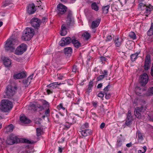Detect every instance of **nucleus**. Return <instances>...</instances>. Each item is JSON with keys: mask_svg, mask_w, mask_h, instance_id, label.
I'll return each mask as SVG.
<instances>
[{"mask_svg": "<svg viewBox=\"0 0 153 153\" xmlns=\"http://www.w3.org/2000/svg\"><path fill=\"white\" fill-rule=\"evenodd\" d=\"M13 107L11 102L7 100H4L1 101L0 105V109L4 112H7L11 110Z\"/></svg>", "mask_w": 153, "mask_h": 153, "instance_id": "1", "label": "nucleus"}, {"mask_svg": "<svg viewBox=\"0 0 153 153\" xmlns=\"http://www.w3.org/2000/svg\"><path fill=\"white\" fill-rule=\"evenodd\" d=\"M18 44V42L17 40L10 37L8 39L6 42L5 49L7 51H10L13 52L15 49L14 45H17Z\"/></svg>", "mask_w": 153, "mask_h": 153, "instance_id": "2", "label": "nucleus"}, {"mask_svg": "<svg viewBox=\"0 0 153 153\" xmlns=\"http://www.w3.org/2000/svg\"><path fill=\"white\" fill-rule=\"evenodd\" d=\"M34 33V30L31 28L27 27L23 32L22 39L25 41L30 40Z\"/></svg>", "mask_w": 153, "mask_h": 153, "instance_id": "3", "label": "nucleus"}, {"mask_svg": "<svg viewBox=\"0 0 153 153\" xmlns=\"http://www.w3.org/2000/svg\"><path fill=\"white\" fill-rule=\"evenodd\" d=\"M17 88V86L15 83L7 86L5 92L6 95H4V98H9L12 96L15 93Z\"/></svg>", "mask_w": 153, "mask_h": 153, "instance_id": "4", "label": "nucleus"}, {"mask_svg": "<svg viewBox=\"0 0 153 153\" xmlns=\"http://www.w3.org/2000/svg\"><path fill=\"white\" fill-rule=\"evenodd\" d=\"M27 49L26 45L22 44L16 48L15 51V53L17 55H21L26 51Z\"/></svg>", "mask_w": 153, "mask_h": 153, "instance_id": "5", "label": "nucleus"}, {"mask_svg": "<svg viewBox=\"0 0 153 153\" xmlns=\"http://www.w3.org/2000/svg\"><path fill=\"white\" fill-rule=\"evenodd\" d=\"M146 109V107L143 106L136 108L134 111V114L136 117L138 118H140L143 112H144Z\"/></svg>", "mask_w": 153, "mask_h": 153, "instance_id": "6", "label": "nucleus"}, {"mask_svg": "<svg viewBox=\"0 0 153 153\" xmlns=\"http://www.w3.org/2000/svg\"><path fill=\"white\" fill-rule=\"evenodd\" d=\"M57 8L58 14L59 16L64 14L67 10L66 7L62 4L58 5Z\"/></svg>", "mask_w": 153, "mask_h": 153, "instance_id": "7", "label": "nucleus"}, {"mask_svg": "<svg viewBox=\"0 0 153 153\" xmlns=\"http://www.w3.org/2000/svg\"><path fill=\"white\" fill-rule=\"evenodd\" d=\"M18 141L17 137L13 135H10L7 138V143L9 145H12L15 143H17Z\"/></svg>", "mask_w": 153, "mask_h": 153, "instance_id": "8", "label": "nucleus"}, {"mask_svg": "<svg viewBox=\"0 0 153 153\" xmlns=\"http://www.w3.org/2000/svg\"><path fill=\"white\" fill-rule=\"evenodd\" d=\"M148 76L147 74L144 73L140 76V82L142 86L146 85L148 82Z\"/></svg>", "mask_w": 153, "mask_h": 153, "instance_id": "9", "label": "nucleus"}, {"mask_svg": "<svg viewBox=\"0 0 153 153\" xmlns=\"http://www.w3.org/2000/svg\"><path fill=\"white\" fill-rule=\"evenodd\" d=\"M30 23L33 27L35 28L38 29L40 26V22L38 18H34L31 20Z\"/></svg>", "mask_w": 153, "mask_h": 153, "instance_id": "10", "label": "nucleus"}, {"mask_svg": "<svg viewBox=\"0 0 153 153\" xmlns=\"http://www.w3.org/2000/svg\"><path fill=\"white\" fill-rule=\"evenodd\" d=\"M71 41V39L70 37H67L65 38H63L59 42V45L61 46H63L69 44Z\"/></svg>", "mask_w": 153, "mask_h": 153, "instance_id": "11", "label": "nucleus"}, {"mask_svg": "<svg viewBox=\"0 0 153 153\" xmlns=\"http://www.w3.org/2000/svg\"><path fill=\"white\" fill-rule=\"evenodd\" d=\"M153 9V8L152 5H149L148 6H146L144 12H141V13L142 15L145 14L146 16H148V15L150 13L151 11Z\"/></svg>", "mask_w": 153, "mask_h": 153, "instance_id": "12", "label": "nucleus"}, {"mask_svg": "<svg viewBox=\"0 0 153 153\" xmlns=\"http://www.w3.org/2000/svg\"><path fill=\"white\" fill-rule=\"evenodd\" d=\"M150 56L149 55H147L146 58L145 64L144 65V68L145 70H148L150 66Z\"/></svg>", "mask_w": 153, "mask_h": 153, "instance_id": "13", "label": "nucleus"}, {"mask_svg": "<svg viewBox=\"0 0 153 153\" xmlns=\"http://www.w3.org/2000/svg\"><path fill=\"white\" fill-rule=\"evenodd\" d=\"M36 11L35 6L33 4L28 5L27 7V11L29 14L33 13Z\"/></svg>", "mask_w": 153, "mask_h": 153, "instance_id": "14", "label": "nucleus"}, {"mask_svg": "<svg viewBox=\"0 0 153 153\" xmlns=\"http://www.w3.org/2000/svg\"><path fill=\"white\" fill-rule=\"evenodd\" d=\"M26 73L25 72L15 74L13 75V77L15 79H19L26 76Z\"/></svg>", "mask_w": 153, "mask_h": 153, "instance_id": "15", "label": "nucleus"}, {"mask_svg": "<svg viewBox=\"0 0 153 153\" xmlns=\"http://www.w3.org/2000/svg\"><path fill=\"white\" fill-rule=\"evenodd\" d=\"M100 22V19H98L93 21L90 26L92 29H94L97 27L99 26Z\"/></svg>", "mask_w": 153, "mask_h": 153, "instance_id": "16", "label": "nucleus"}, {"mask_svg": "<svg viewBox=\"0 0 153 153\" xmlns=\"http://www.w3.org/2000/svg\"><path fill=\"white\" fill-rule=\"evenodd\" d=\"M133 120V119L130 113L128 112V114L127 115L126 120V124L128 126L131 124V122Z\"/></svg>", "mask_w": 153, "mask_h": 153, "instance_id": "17", "label": "nucleus"}, {"mask_svg": "<svg viewBox=\"0 0 153 153\" xmlns=\"http://www.w3.org/2000/svg\"><path fill=\"white\" fill-rule=\"evenodd\" d=\"M81 134L84 137H86L90 135L91 133L90 130L88 129H81Z\"/></svg>", "mask_w": 153, "mask_h": 153, "instance_id": "18", "label": "nucleus"}, {"mask_svg": "<svg viewBox=\"0 0 153 153\" xmlns=\"http://www.w3.org/2000/svg\"><path fill=\"white\" fill-rule=\"evenodd\" d=\"M33 76V74L29 76L27 79L24 80L23 81V83L25 87L27 86L30 84L31 80L32 79Z\"/></svg>", "mask_w": 153, "mask_h": 153, "instance_id": "19", "label": "nucleus"}, {"mask_svg": "<svg viewBox=\"0 0 153 153\" xmlns=\"http://www.w3.org/2000/svg\"><path fill=\"white\" fill-rule=\"evenodd\" d=\"M66 25L65 24H63L61 27V30L60 32V34L62 36L65 35L67 33L66 31Z\"/></svg>", "mask_w": 153, "mask_h": 153, "instance_id": "20", "label": "nucleus"}, {"mask_svg": "<svg viewBox=\"0 0 153 153\" xmlns=\"http://www.w3.org/2000/svg\"><path fill=\"white\" fill-rule=\"evenodd\" d=\"M14 128V127L12 124L7 126L4 129V131L5 133H8L12 131Z\"/></svg>", "mask_w": 153, "mask_h": 153, "instance_id": "21", "label": "nucleus"}, {"mask_svg": "<svg viewBox=\"0 0 153 153\" xmlns=\"http://www.w3.org/2000/svg\"><path fill=\"white\" fill-rule=\"evenodd\" d=\"M71 42L75 48H78L81 46V44L74 37L72 38Z\"/></svg>", "mask_w": 153, "mask_h": 153, "instance_id": "22", "label": "nucleus"}, {"mask_svg": "<svg viewBox=\"0 0 153 153\" xmlns=\"http://www.w3.org/2000/svg\"><path fill=\"white\" fill-rule=\"evenodd\" d=\"M20 119L22 122L24 123H28L30 122V120L24 115L20 116Z\"/></svg>", "mask_w": 153, "mask_h": 153, "instance_id": "23", "label": "nucleus"}, {"mask_svg": "<svg viewBox=\"0 0 153 153\" xmlns=\"http://www.w3.org/2000/svg\"><path fill=\"white\" fill-rule=\"evenodd\" d=\"M72 22V15L71 13H69L68 16L66 20V26L68 27Z\"/></svg>", "mask_w": 153, "mask_h": 153, "instance_id": "24", "label": "nucleus"}, {"mask_svg": "<svg viewBox=\"0 0 153 153\" xmlns=\"http://www.w3.org/2000/svg\"><path fill=\"white\" fill-rule=\"evenodd\" d=\"M68 120L70 122V123L76 122V117H75V115L73 113L70 114L68 116Z\"/></svg>", "mask_w": 153, "mask_h": 153, "instance_id": "25", "label": "nucleus"}, {"mask_svg": "<svg viewBox=\"0 0 153 153\" xmlns=\"http://www.w3.org/2000/svg\"><path fill=\"white\" fill-rule=\"evenodd\" d=\"M4 63L6 67H10L11 66V62L10 59L6 57L4 60Z\"/></svg>", "mask_w": 153, "mask_h": 153, "instance_id": "26", "label": "nucleus"}, {"mask_svg": "<svg viewBox=\"0 0 153 153\" xmlns=\"http://www.w3.org/2000/svg\"><path fill=\"white\" fill-rule=\"evenodd\" d=\"M60 83H58L57 82H55L52 83H51L47 86V87L48 88H50L52 90L53 89L57 87L58 85H60Z\"/></svg>", "mask_w": 153, "mask_h": 153, "instance_id": "27", "label": "nucleus"}, {"mask_svg": "<svg viewBox=\"0 0 153 153\" xmlns=\"http://www.w3.org/2000/svg\"><path fill=\"white\" fill-rule=\"evenodd\" d=\"M123 39L121 37H117L116 39L115 40V46L119 47H120L123 42Z\"/></svg>", "mask_w": 153, "mask_h": 153, "instance_id": "28", "label": "nucleus"}, {"mask_svg": "<svg viewBox=\"0 0 153 153\" xmlns=\"http://www.w3.org/2000/svg\"><path fill=\"white\" fill-rule=\"evenodd\" d=\"M64 52L65 54L68 55L71 54L72 52V50L71 47H67L64 48Z\"/></svg>", "mask_w": 153, "mask_h": 153, "instance_id": "29", "label": "nucleus"}, {"mask_svg": "<svg viewBox=\"0 0 153 153\" xmlns=\"http://www.w3.org/2000/svg\"><path fill=\"white\" fill-rule=\"evenodd\" d=\"M146 5L143 3H141L138 5V9L142 10V12H143L144 11Z\"/></svg>", "mask_w": 153, "mask_h": 153, "instance_id": "30", "label": "nucleus"}, {"mask_svg": "<svg viewBox=\"0 0 153 153\" xmlns=\"http://www.w3.org/2000/svg\"><path fill=\"white\" fill-rule=\"evenodd\" d=\"M93 87V82L92 81H90L89 83L88 87L87 89V91L88 93L91 91Z\"/></svg>", "mask_w": 153, "mask_h": 153, "instance_id": "31", "label": "nucleus"}, {"mask_svg": "<svg viewBox=\"0 0 153 153\" xmlns=\"http://www.w3.org/2000/svg\"><path fill=\"white\" fill-rule=\"evenodd\" d=\"M140 52L137 53L132 54L131 56V59L132 61H134L137 58L138 55L139 54Z\"/></svg>", "mask_w": 153, "mask_h": 153, "instance_id": "32", "label": "nucleus"}, {"mask_svg": "<svg viewBox=\"0 0 153 153\" xmlns=\"http://www.w3.org/2000/svg\"><path fill=\"white\" fill-rule=\"evenodd\" d=\"M91 7L92 9L96 11H97L98 10V7L96 3L95 2H94L92 4Z\"/></svg>", "mask_w": 153, "mask_h": 153, "instance_id": "33", "label": "nucleus"}, {"mask_svg": "<svg viewBox=\"0 0 153 153\" xmlns=\"http://www.w3.org/2000/svg\"><path fill=\"white\" fill-rule=\"evenodd\" d=\"M109 7L108 5L104 6L102 8V10L103 13L105 14L107 13L108 11Z\"/></svg>", "mask_w": 153, "mask_h": 153, "instance_id": "34", "label": "nucleus"}, {"mask_svg": "<svg viewBox=\"0 0 153 153\" xmlns=\"http://www.w3.org/2000/svg\"><path fill=\"white\" fill-rule=\"evenodd\" d=\"M30 105L33 109H34V108H36V107H38L41 109H43V107L40 105H36L33 103H31L30 104Z\"/></svg>", "mask_w": 153, "mask_h": 153, "instance_id": "35", "label": "nucleus"}, {"mask_svg": "<svg viewBox=\"0 0 153 153\" xmlns=\"http://www.w3.org/2000/svg\"><path fill=\"white\" fill-rule=\"evenodd\" d=\"M129 36L131 39H135L136 38V36L135 33L133 32H130L129 34Z\"/></svg>", "mask_w": 153, "mask_h": 153, "instance_id": "36", "label": "nucleus"}, {"mask_svg": "<svg viewBox=\"0 0 153 153\" xmlns=\"http://www.w3.org/2000/svg\"><path fill=\"white\" fill-rule=\"evenodd\" d=\"M82 36L83 37H85L86 40H88L90 37V34L88 32L84 33Z\"/></svg>", "mask_w": 153, "mask_h": 153, "instance_id": "37", "label": "nucleus"}, {"mask_svg": "<svg viewBox=\"0 0 153 153\" xmlns=\"http://www.w3.org/2000/svg\"><path fill=\"white\" fill-rule=\"evenodd\" d=\"M42 132V130L40 128L36 129V135L38 137L41 135Z\"/></svg>", "mask_w": 153, "mask_h": 153, "instance_id": "38", "label": "nucleus"}, {"mask_svg": "<svg viewBox=\"0 0 153 153\" xmlns=\"http://www.w3.org/2000/svg\"><path fill=\"white\" fill-rule=\"evenodd\" d=\"M148 35L151 36L153 34V26L152 25L150 29L147 32Z\"/></svg>", "mask_w": 153, "mask_h": 153, "instance_id": "39", "label": "nucleus"}, {"mask_svg": "<svg viewBox=\"0 0 153 153\" xmlns=\"http://www.w3.org/2000/svg\"><path fill=\"white\" fill-rule=\"evenodd\" d=\"M143 90L140 89L139 87H137L135 88V91L136 94L138 95H140Z\"/></svg>", "mask_w": 153, "mask_h": 153, "instance_id": "40", "label": "nucleus"}, {"mask_svg": "<svg viewBox=\"0 0 153 153\" xmlns=\"http://www.w3.org/2000/svg\"><path fill=\"white\" fill-rule=\"evenodd\" d=\"M137 134L138 139L141 140H143V137L142 134L139 131H138L137 132Z\"/></svg>", "mask_w": 153, "mask_h": 153, "instance_id": "41", "label": "nucleus"}, {"mask_svg": "<svg viewBox=\"0 0 153 153\" xmlns=\"http://www.w3.org/2000/svg\"><path fill=\"white\" fill-rule=\"evenodd\" d=\"M57 108L59 110L61 109L64 110H65V108L63 106V105L62 103H60L59 105H57Z\"/></svg>", "mask_w": 153, "mask_h": 153, "instance_id": "42", "label": "nucleus"}, {"mask_svg": "<svg viewBox=\"0 0 153 153\" xmlns=\"http://www.w3.org/2000/svg\"><path fill=\"white\" fill-rule=\"evenodd\" d=\"M88 124L87 123H85L81 127V129H85V128H88Z\"/></svg>", "mask_w": 153, "mask_h": 153, "instance_id": "43", "label": "nucleus"}, {"mask_svg": "<svg viewBox=\"0 0 153 153\" xmlns=\"http://www.w3.org/2000/svg\"><path fill=\"white\" fill-rule=\"evenodd\" d=\"M41 101L43 105H45V106L47 107L49 106V104L48 102L43 100H42Z\"/></svg>", "mask_w": 153, "mask_h": 153, "instance_id": "44", "label": "nucleus"}, {"mask_svg": "<svg viewBox=\"0 0 153 153\" xmlns=\"http://www.w3.org/2000/svg\"><path fill=\"white\" fill-rule=\"evenodd\" d=\"M149 119L153 121V112L150 113L148 115Z\"/></svg>", "mask_w": 153, "mask_h": 153, "instance_id": "45", "label": "nucleus"}, {"mask_svg": "<svg viewBox=\"0 0 153 153\" xmlns=\"http://www.w3.org/2000/svg\"><path fill=\"white\" fill-rule=\"evenodd\" d=\"M110 87V86L109 85H108L104 88L103 90L105 93H106V92L108 91Z\"/></svg>", "mask_w": 153, "mask_h": 153, "instance_id": "46", "label": "nucleus"}, {"mask_svg": "<svg viewBox=\"0 0 153 153\" xmlns=\"http://www.w3.org/2000/svg\"><path fill=\"white\" fill-rule=\"evenodd\" d=\"M72 94V92L70 91L67 92L66 93V95L69 97H71V94Z\"/></svg>", "mask_w": 153, "mask_h": 153, "instance_id": "47", "label": "nucleus"}, {"mask_svg": "<svg viewBox=\"0 0 153 153\" xmlns=\"http://www.w3.org/2000/svg\"><path fill=\"white\" fill-rule=\"evenodd\" d=\"M3 143V140L1 139H0V150L2 149Z\"/></svg>", "mask_w": 153, "mask_h": 153, "instance_id": "48", "label": "nucleus"}, {"mask_svg": "<svg viewBox=\"0 0 153 153\" xmlns=\"http://www.w3.org/2000/svg\"><path fill=\"white\" fill-rule=\"evenodd\" d=\"M105 77V76L104 75H101L100 76L98 77V79L99 81L101 80L102 79H103L104 77Z\"/></svg>", "mask_w": 153, "mask_h": 153, "instance_id": "49", "label": "nucleus"}, {"mask_svg": "<svg viewBox=\"0 0 153 153\" xmlns=\"http://www.w3.org/2000/svg\"><path fill=\"white\" fill-rule=\"evenodd\" d=\"M77 70V68L76 66H75V65H74V66H73V68H72V71L73 72L75 73L76 72Z\"/></svg>", "mask_w": 153, "mask_h": 153, "instance_id": "50", "label": "nucleus"}, {"mask_svg": "<svg viewBox=\"0 0 153 153\" xmlns=\"http://www.w3.org/2000/svg\"><path fill=\"white\" fill-rule=\"evenodd\" d=\"M112 39V37L111 36H108L106 37V41H109Z\"/></svg>", "mask_w": 153, "mask_h": 153, "instance_id": "51", "label": "nucleus"}, {"mask_svg": "<svg viewBox=\"0 0 153 153\" xmlns=\"http://www.w3.org/2000/svg\"><path fill=\"white\" fill-rule=\"evenodd\" d=\"M104 96V94L102 92L99 93L98 94V96L100 97H103Z\"/></svg>", "mask_w": 153, "mask_h": 153, "instance_id": "52", "label": "nucleus"}, {"mask_svg": "<svg viewBox=\"0 0 153 153\" xmlns=\"http://www.w3.org/2000/svg\"><path fill=\"white\" fill-rule=\"evenodd\" d=\"M126 0H119L120 2L122 5L126 3Z\"/></svg>", "mask_w": 153, "mask_h": 153, "instance_id": "53", "label": "nucleus"}, {"mask_svg": "<svg viewBox=\"0 0 153 153\" xmlns=\"http://www.w3.org/2000/svg\"><path fill=\"white\" fill-rule=\"evenodd\" d=\"M47 94H49L52 93V90L50 88H48V89L47 90Z\"/></svg>", "mask_w": 153, "mask_h": 153, "instance_id": "54", "label": "nucleus"}, {"mask_svg": "<svg viewBox=\"0 0 153 153\" xmlns=\"http://www.w3.org/2000/svg\"><path fill=\"white\" fill-rule=\"evenodd\" d=\"M103 75H104L105 76H106L108 75V71L107 70H104L102 73Z\"/></svg>", "mask_w": 153, "mask_h": 153, "instance_id": "55", "label": "nucleus"}, {"mask_svg": "<svg viewBox=\"0 0 153 153\" xmlns=\"http://www.w3.org/2000/svg\"><path fill=\"white\" fill-rule=\"evenodd\" d=\"M105 98L106 99H108L110 97L111 95L109 94H107L106 93H105Z\"/></svg>", "mask_w": 153, "mask_h": 153, "instance_id": "56", "label": "nucleus"}, {"mask_svg": "<svg viewBox=\"0 0 153 153\" xmlns=\"http://www.w3.org/2000/svg\"><path fill=\"white\" fill-rule=\"evenodd\" d=\"M92 104L93 106L95 108H96L97 107V102H92Z\"/></svg>", "mask_w": 153, "mask_h": 153, "instance_id": "57", "label": "nucleus"}, {"mask_svg": "<svg viewBox=\"0 0 153 153\" xmlns=\"http://www.w3.org/2000/svg\"><path fill=\"white\" fill-rule=\"evenodd\" d=\"M105 125V124L104 123H102L100 125V127L101 129H102L104 128Z\"/></svg>", "mask_w": 153, "mask_h": 153, "instance_id": "58", "label": "nucleus"}, {"mask_svg": "<svg viewBox=\"0 0 153 153\" xmlns=\"http://www.w3.org/2000/svg\"><path fill=\"white\" fill-rule=\"evenodd\" d=\"M63 149L62 148V147H58V151L60 153H62Z\"/></svg>", "mask_w": 153, "mask_h": 153, "instance_id": "59", "label": "nucleus"}, {"mask_svg": "<svg viewBox=\"0 0 153 153\" xmlns=\"http://www.w3.org/2000/svg\"><path fill=\"white\" fill-rule=\"evenodd\" d=\"M50 113V110L49 109H48L47 110L45 113V114L47 116Z\"/></svg>", "mask_w": 153, "mask_h": 153, "instance_id": "60", "label": "nucleus"}, {"mask_svg": "<svg viewBox=\"0 0 153 153\" xmlns=\"http://www.w3.org/2000/svg\"><path fill=\"white\" fill-rule=\"evenodd\" d=\"M132 145V143L130 142L128 143H127L126 144V146L128 147H130Z\"/></svg>", "mask_w": 153, "mask_h": 153, "instance_id": "61", "label": "nucleus"}, {"mask_svg": "<svg viewBox=\"0 0 153 153\" xmlns=\"http://www.w3.org/2000/svg\"><path fill=\"white\" fill-rule=\"evenodd\" d=\"M102 83H100L98 84L97 86V88H101L102 86Z\"/></svg>", "mask_w": 153, "mask_h": 153, "instance_id": "62", "label": "nucleus"}, {"mask_svg": "<svg viewBox=\"0 0 153 153\" xmlns=\"http://www.w3.org/2000/svg\"><path fill=\"white\" fill-rule=\"evenodd\" d=\"M47 19L46 17H43L42 20V22H45L47 20Z\"/></svg>", "mask_w": 153, "mask_h": 153, "instance_id": "63", "label": "nucleus"}, {"mask_svg": "<svg viewBox=\"0 0 153 153\" xmlns=\"http://www.w3.org/2000/svg\"><path fill=\"white\" fill-rule=\"evenodd\" d=\"M23 141L24 142H25V143H30L29 141L26 139H24L23 140Z\"/></svg>", "mask_w": 153, "mask_h": 153, "instance_id": "64", "label": "nucleus"}]
</instances>
